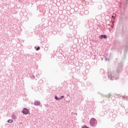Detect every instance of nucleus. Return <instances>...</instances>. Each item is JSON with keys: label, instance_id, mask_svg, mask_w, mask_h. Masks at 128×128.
Listing matches in <instances>:
<instances>
[{"label": "nucleus", "instance_id": "obj_12", "mask_svg": "<svg viewBox=\"0 0 128 128\" xmlns=\"http://www.w3.org/2000/svg\"><path fill=\"white\" fill-rule=\"evenodd\" d=\"M40 47L39 46H38L36 48V50H40Z\"/></svg>", "mask_w": 128, "mask_h": 128}, {"label": "nucleus", "instance_id": "obj_15", "mask_svg": "<svg viewBox=\"0 0 128 128\" xmlns=\"http://www.w3.org/2000/svg\"><path fill=\"white\" fill-rule=\"evenodd\" d=\"M112 98H114V96H112Z\"/></svg>", "mask_w": 128, "mask_h": 128}, {"label": "nucleus", "instance_id": "obj_14", "mask_svg": "<svg viewBox=\"0 0 128 128\" xmlns=\"http://www.w3.org/2000/svg\"><path fill=\"white\" fill-rule=\"evenodd\" d=\"M126 2H128V0H126Z\"/></svg>", "mask_w": 128, "mask_h": 128}, {"label": "nucleus", "instance_id": "obj_16", "mask_svg": "<svg viewBox=\"0 0 128 128\" xmlns=\"http://www.w3.org/2000/svg\"><path fill=\"white\" fill-rule=\"evenodd\" d=\"M88 12V11H85V12Z\"/></svg>", "mask_w": 128, "mask_h": 128}, {"label": "nucleus", "instance_id": "obj_2", "mask_svg": "<svg viewBox=\"0 0 128 128\" xmlns=\"http://www.w3.org/2000/svg\"><path fill=\"white\" fill-rule=\"evenodd\" d=\"M29 112L30 111L28 110V109L26 108H24L23 109L22 112V114H28Z\"/></svg>", "mask_w": 128, "mask_h": 128}, {"label": "nucleus", "instance_id": "obj_9", "mask_svg": "<svg viewBox=\"0 0 128 128\" xmlns=\"http://www.w3.org/2000/svg\"><path fill=\"white\" fill-rule=\"evenodd\" d=\"M12 122H14V120H8V122L9 124H12Z\"/></svg>", "mask_w": 128, "mask_h": 128}, {"label": "nucleus", "instance_id": "obj_5", "mask_svg": "<svg viewBox=\"0 0 128 128\" xmlns=\"http://www.w3.org/2000/svg\"><path fill=\"white\" fill-rule=\"evenodd\" d=\"M108 78H110L111 80H118L116 78H112V76L108 75Z\"/></svg>", "mask_w": 128, "mask_h": 128}, {"label": "nucleus", "instance_id": "obj_4", "mask_svg": "<svg viewBox=\"0 0 128 128\" xmlns=\"http://www.w3.org/2000/svg\"><path fill=\"white\" fill-rule=\"evenodd\" d=\"M108 38V36L106 35H101L99 36V38L100 40H102V38Z\"/></svg>", "mask_w": 128, "mask_h": 128}, {"label": "nucleus", "instance_id": "obj_11", "mask_svg": "<svg viewBox=\"0 0 128 128\" xmlns=\"http://www.w3.org/2000/svg\"><path fill=\"white\" fill-rule=\"evenodd\" d=\"M64 98V96H60V100H62V98Z\"/></svg>", "mask_w": 128, "mask_h": 128}, {"label": "nucleus", "instance_id": "obj_13", "mask_svg": "<svg viewBox=\"0 0 128 128\" xmlns=\"http://www.w3.org/2000/svg\"><path fill=\"white\" fill-rule=\"evenodd\" d=\"M108 60V58H106V60Z\"/></svg>", "mask_w": 128, "mask_h": 128}, {"label": "nucleus", "instance_id": "obj_10", "mask_svg": "<svg viewBox=\"0 0 128 128\" xmlns=\"http://www.w3.org/2000/svg\"><path fill=\"white\" fill-rule=\"evenodd\" d=\"M32 78H33L34 80V78H36V76L34 75H32Z\"/></svg>", "mask_w": 128, "mask_h": 128}, {"label": "nucleus", "instance_id": "obj_6", "mask_svg": "<svg viewBox=\"0 0 128 128\" xmlns=\"http://www.w3.org/2000/svg\"><path fill=\"white\" fill-rule=\"evenodd\" d=\"M122 70V66H120L116 70V72H120Z\"/></svg>", "mask_w": 128, "mask_h": 128}, {"label": "nucleus", "instance_id": "obj_1", "mask_svg": "<svg viewBox=\"0 0 128 128\" xmlns=\"http://www.w3.org/2000/svg\"><path fill=\"white\" fill-rule=\"evenodd\" d=\"M90 124L91 126L96 128V124H98L96 120L94 118H92L90 120Z\"/></svg>", "mask_w": 128, "mask_h": 128}, {"label": "nucleus", "instance_id": "obj_8", "mask_svg": "<svg viewBox=\"0 0 128 128\" xmlns=\"http://www.w3.org/2000/svg\"><path fill=\"white\" fill-rule=\"evenodd\" d=\"M54 98L55 100H60V98H58V96H54Z\"/></svg>", "mask_w": 128, "mask_h": 128}, {"label": "nucleus", "instance_id": "obj_7", "mask_svg": "<svg viewBox=\"0 0 128 128\" xmlns=\"http://www.w3.org/2000/svg\"><path fill=\"white\" fill-rule=\"evenodd\" d=\"M12 120H16V116L14 114H12Z\"/></svg>", "mask_w": 128, "mask_h": 128}, {"label": "nucleus", "instance_id": "obj_3", "mask_svg": "<svg viewBox=\"0 0 128 128\" xmlns=\"http://www.w3.org/2000/svg\"><path fill=\"white\" fill-rule=\"evenodd\" d=\"M34 106H38L40 104V102L38 100H36L34 102Z\"/></svg>", "mask_w": 128, "mask_h": 128}, {"label": "nucleus", "instance_id": "obj_17", "mask_svg": "<svg viewBox=\"0 0 128 128\" xmlns=\"http://www.w3.org/2000/svg\"><path fill=\"white\" fill-rule=\"evenodd\" d=\"M101 70H102V69H101Z\"/></svg>", "mask_w": 128, "mask_h": 128}]
</instances>
